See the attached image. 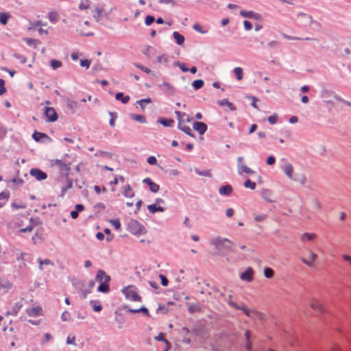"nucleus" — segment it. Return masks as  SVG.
<instances>
[{
  "instance_id": "1",
  "label": "nucleus",
  "mask_w": 351,
  "mask_h": 351,
  "mask_svg": "<svg viewBox=\"0 0 351 351\" xmlns=\"http://www.w3.org/2000/svg\"><path fill=\"white\" fill-rule=\"evenodd\" d=\"M211 244L220 255L232 251L233 243L226 238L217 237L211 240Z\"/></svg>"
},
{
  "instance_id": "2",
  "label": "nucleus",
  "mask_w": 351,
  "mask_h": 351,
  "mask_svg": "<svg viewBox=\"0 0 351 351\" xmlns=\"http://www.w3.org/2000/svg\"><path fill=\"white\" fill-rule=\"evenodd\" d=\"M232 296L229 295L227 298H225V301L230 306L237 310L243 311V313L249 317H254L258 315V313L255 309L248 308L247 306L244 303L238 304L232 300Z\"/></svg>"
},
{
  "instance_id": "3",
  "label": "nucleus",
  "mask_w": 351,
  "mask_h": 351,
  "mask_svg": "<svg viewBox=\"0 0 351 351\" xmlns=\"http://www.w3.org/2000/svg\"><path fill=\"white\" fill-rule=\"evenodd\" d=\"M308 306L314 311L321 315H324L327 312V309L324 304L316 297H311L308 300Z\"/></svg>"
},
{
  "instance_id": "4",
  "label": "nucleus",
  "mask_w": 351,
  "mask_h": 351,
  "mask_svg": "<svg viewBox=\"0 0 351 351\" xmlns=\"http://www.w3.org/2000/svg\"><path fill=\"white\" fill-rule=\"evenodd\" d=\"M122 292L125 295V298L130 301H141V297L138 294L136 288L134 286L130 285L125 287L123 289Z\"/></svg>"
},
{
  "instance_id": "5",
  "label": "nucleus",
  "mask_w": 351,
  "mask_h": 351,
  "mask_svg": "<svg viewBox=\"0 0 351 351\" xmlns=\"http://www.w3.org/2000/svg\"><path fill=\"white\" fill-rule=\"evenodd\" d=\"M128 230L133 234H144L146 232L145 227L134 219L128 222Z\"/></svg>"
},
{
  "instance_id": "6",
  "label": "nucleus",
  "mask_w": 351,
  "mask_h": 351,
  "mask_svg": "<svg viewBox=\"0 0 351 351\" xmlns=\"http://www.w3.org/2000/svg\"><path fill=\"white\" fill-rule=\"evenodd\" d=\"M181 334L183 335L182 341L186 343H190L191 337L197 336V330L195 327L189 329L188 327H183L181 329Z\"/></svg>"
},
{
  "instance_id": "7",
  "label": "nucleus",
  "mask_w": 351,
  "mask_h": 351,
  "mask_svg": "<svg viewBox=\"0 0 351 351\" xmlns=\"http://www.w3.org/2000/svg\"><path fill=\"white\" fill-rule=\"evenodd\" d=\"M51 167H57L60 173L64 174L65 177L69 176L71 167L66 164L62 162L60 160L56 159L50 161Z\"/></svg>"
},
{
  "instance_id": "8",
  "label": "nucleus",
  "mask_w": 351,
  "mask_h": 351,
  "mask_svg": "<svg viewBox=\"0 0 351 351\" xmlns=\"http://www.w3.org/2000/svg\"><path fill=\"white\" fill-rule=\"evenodd\" d=\"M244 158L242 156L237 158L238 172L241 175L243 173L252 175L254 171L244 164Z\"/></svg>"
},
{
  "instance_id": "9",
  "label": "nucleus",
  "mask_w": 351,
  "mask_h": 351,
  "mask_svg": "<svg viewBox=\"0 0 351 351\" xmlns=\"http://www.w3.org/2000/svg\"><path fill=\"white\" fill-rule=\"evenodd\" d=\"M44 114L47 118V122H54L58 119V115L53 107H45Z\"/></svg>"
},
{
  "instance_id": "10",
  "label": "nucleus",
  "mask_w": 351,
  "mask_h": 351,
  "mask_svg": "<svg viewBox=\"0 0 351 351\" xmlns=\"http://www.w3.org/2000/svg\"><path fill=\"white\" fill-rule=\"evenodd\" d=\"M29 173L38 181L44 180L47 178V173L39 169H32Z\"/></svg>"
},
{
  "instance_id": "11",
  "label": "nucleus",
  "mask_w": 351,
  "mask_h": 351,
  "mask_svg": "<svg viewBox=\"0 0 351 351\" xmlns=\"http://www.w3.org/2000/svg\"><path fill=\"white\" fill-rule=\"evenodd\" d=\"M308 256L306 258H302V261L306 265H307L308 267H311V266H313L314 262L316 261V259L317 258V255L311 250H309L308 251Z\"/></svg>"
},
{
  "instance_id": "12",
  "label": "nucleus",
  "mask_w": 351,
  "mask_h": 351,
  "mask_svg": "<svg viewBox=\"0 0 351 351\" xmlns=\"http://www.w3.org/2000/svg\"><path fill=\"white\" fill-rule=\"evenodd\" d=\"M254 271L252 267H247V269L241 274L240 278L246 282H252L254 279Z\"/></svg>"
},
{
  "instance_id": "13",
  "label": "nucleus",
  "mask_w": 351,
  "mask_h": 351,
  "mask_svg": "<svg viewBox=\"0 0 351 351\" xmlns=\"http://www.w3.org/2000/svg\"><path fill=\"white\" fill-rule=\"evenodd\" d=\"M240 14L243 17H245V18L254 19L258 20V21L261 19V15L258 13H255L253 11L241 10V11H240Z\"/></svg>"
},
{
  "instance_id": "14",
  "label": "nucleus",
  "mask_w": 351,
  "mask_h": 351,
  "mask_svg": "<svg viewBox=\"0 0 351 351\" xmlns=\"http://www.w3.org/2000/svg\"><path fill=\"white\" fill-rule=\"evenodd\" d=\"M143 182L147 184L149 186V190L152 193H157L159 189L160 186L158 184L152 182V180L149 178H146L143 180Z\"/></svg>"
},
{
  "instance_id": "15",
  "label": "nucleus",
  "mask_w": 351,
  "mask_h": 351,
  "mask_svg": "<svg viewBox=\"0 0 351 351\" xmlns=\"http://www.w3.org/2000/svg\"><path fill=\"white\" fill-rule=\"evenodd\" d=\"M175 113L177 115L179 125L191 121V119L190 118L189 114L186 113H181L180 111L178 110H176Z\"/></svg>"
},
{
  "instance_id": "16",
  "label": "nucleus",
  "mask_w": 351,
  "mask_h": 351,
  "mask_svg": "<svg viewBox=\"0 0 351 351\" xmlns=\"http://www.w3.org/2000/svg\"><path fill=\"white\" fill-rule=\"evenodd\" d=\"M96 280L99 282H109L110 281V277L107 275L104 270L99 269L97 271Z\"/></svg>"
},
{
  "instance_id": "17",
  "label": "nucleus",
  "mask_w": 351,
  "mask_h": 351,
  "mask_svg": "<svg viewBox=\"0 0 351 351\" xmlns=\"http://www.w3.org/2000/svg\"><path fill=\"white\" fill-rule=\"evenodd\" d=\"M282 169L285 175L291 180H294L293 177V167L291 163H287L282 167Z\"/></svg>"
},
{
  "instance_id": "18",
  "label": "nucleus",
  "mask_w": 351,
  "mask_h": 351,
  "mask_svg": "<svg viewBox=\"0 0 351 351\" xmlns=\"http://www.w3.org/2000/svg\"><path fill=\"white\" fill-rule=\"evenodd\" d=\"M12 287V283L8 281H1L0 282V294L3 295L11 289Z\"/></svg>"
},
{
  "instance_id": "19",
  "label": "nucleus",
  "mask_w": 351,
  "mask_h": 351,
  "mask_svg": "<svg viewBox=\"0 0 351 351\" xmlns=\"http://www.w3.org/2000/svg\"><path fill=\"white\" fill-rule=\"evenodd\" d=\"M261 197L265 201L268 202H274V197L271 190L269 189H264L261 192Z\"/></svg>"
},
{
  "instance_id": "20",
  "label": "nucleus",
  "mask_w": 351,
  "mask_h": 351,
  "mask_svg": "<svg viewBox=\"0 0 351 351\" xmlns=\"http://www.w3.org/2000/svg\"><path fill=\"white\" fill-rule=\"evenodd\" d=\"M316 238L317 235L315 233L305 232L301 234L300 241L305 243L314 241Z\"/></svg>"
},
{
  "instance_id": "21",
  "label": "nucleus",
  "mask_w": 351,
  "mask_h": 351,
  "mask_svg": "<svg viewBox=\"0 0 351 351\" xmlns=\"http://www.w3.org/2000/svg\"><path fill=\"white\" fill-rule=\"evenodd\" d=\"M42 311V308L40 306H35L31 308H27L26 310V313L30 317H36L40 315Z\"/></svg>"
},
{
  "instance_id": "22",
  "label": "nucleus",
  "mask_w": 351,
  "mask_h": 351,
  "mask_svg": "<svg viewBox=\"0 0 351 351\" xmlns=\"http://www.w3.org/2000/svg\"><path fill=\"white\" fill-rule=\"evenodd\" d=\"M232 192V188L230 184L221 186L219 189L221 195H230Z\"/></svg>"
},
{
  "instance_id": "23",
  "label": "nucleus",
  "mask_w": 351,
  "mask_h": 351,
  "mask_svg": "<svg viewBox=\"0 0 351 351\" xmlns=\"http://www.w3.org/2000/svg\"><path fill=\"white\" fill-rule=\"evenodd\" d=\"M147 210L152 214H154L156 212H163L165 208L160 206H157L156 204H149L147 206Z\"/></svg>"
},
{
  "instance_id": "24",
  "label": "nucleus",
  "mask_w": 351,
  "mask_h": 351,
  "mask_svg": "<svg viewBox=\"0 0 351 351\" xmlns=\"http://www.w3.org/2000/svg\"><path fill=\"white\" fill-rule=\"evenodd\" d=\"M218 104L221 106H227L231 111H234L236 110V107L227 99L218 101Z\"/></svg>"
},
{
  "instance_id": "25",
  "label": "nucleus",
  "mask_w": 351,
  "mask_h": 351,
  "mask_svg": "<svg viewBox=\"0 0 351 351\" xmlns=\"http://www.w3.org/2000/svg\"><path fill=\"white\" fill-rule=\"evenodd\" d=\"M65 104L66 108L72 110L73 112H74L75 109L77 108V103L73 99H66Z\"/></svg>"
},
{
  "instance_id": "26",
  "label": "nucleus",
  "mask_w": 351,
  "mask_h": 351,
  "mask_svg": "<svg viewBox=\"0 0 351 351\" xmlns=\"http://www.w3.org/2000/svg\"><path fill=\"white\" fill-rule=\"evenodd\" d=\"M311 208L314 211H320L322 209V203L318 199L314 198L311 201Z\"/></svg>"
},
{
  "instance_id": "27",
  "label": "nucleus",
  "mask_w": 351,
  "mask_h": 351,
  "mask_svg": "<svg viewBox=\"0 0 351 351\" xmlns=\"http://www.w3.org/2000/svg\"><path fill=\"white\" fill-rule=\"evenodd\" d=\"M115 99L121 101L124 104L128 103L130 101V97L128 95L124 96L123 93L121 92L116 93Z\"/></svg>"
},
{
  "instance_id": "28",
  "label": "nucleus",
  "mask_w": 351,
  "mask_h": 351,
  "mask_svg": "<svg viewBox=\"0 0 351 351\" xmlns=\"http://www.w3.org/2000/svg\"><path fill=\"white\" fill-rule=\"evenodd\" d=\"M173 37L175 39L176 43L179 45H182L185 40L184 37L178 32H174L173 33Z\"/></svg>"
},
{
  "instance_id": "29",
  "label": "nucleus",
  "mask_w": 351,
  "mask_h": 351,
  "mask_svg": "<svg viewBox=\"0 0 351 351\" xmlns=\"http://www.w3.org/2000/svg\"><path fill=\"white\" fill-rule=\"evenodd\" d=\"M32 138L36 142L41 141L43 138H49V137L46 134L38 132H35L32 135Z\"/></svg>"
},
{
  "instance_id": "30",
  "label": "nucleus",
  "mask_w": 351,
  "mask_h": 351,
  "mask_svg": "<svg viewBox=\"0 0 351 351\" xmlns=\"http://www.w3.org/2000/svg\"><path fill=\"white\" fill-rule=\"evenodd\" d=\"M65 178H66L67 184L66 186H64L62 188V191H61V195H60L61 197L64 196V193L66 192V191L68 189H70L73 187L72 180L69 178V176L65 177Z\"/></svg>"
},
{
  "instance_id": "31",
  "label": "nucleus",
  "mask_w": 351,
  "mask_h": 351,
  "mask_svg": "<svg viewBox=\"0 0 351 351\" xmlns=\"http://www.w3.org/2000/svg\"><path fill=\"white\" fill-rule=\"evenodd\" d=\"M10 194L8 192H1L0 193V208H1L9 199Z\"/></svg>"
},
{
  "instance_id": "32",
  "label": "nucleus",
  "mask_w": 351,
  "mask_h": 351,
  "mask_svg": "<svg viewBox=\"0 0 351 351\" xmlns=\"http://www.w3.org/2000/svg\"><path fill=\"white\" fill-rule=\"evenodd\" d=\"M123 194L125 197H133L134 196V193L133 192L130 184H127L125 186Z\"/></svg>"
},
{
  "instance_id": "33",
  "label": "nucleus",
  "mask_w": 351,
  "mask_h": 351,
  "mask_svg": "<svg viewBox=\"0 0 351 351\" xmlns=\"http://www.w3.org/2000/svg\"><path fill=\"white\" fill-rule=\"evenodd\" d=\"M10 14L8 12H0V23L5 25L8 23Z\"/></svg>"
},
{
  "instance_id": "34",
  "label": "nucleus",
  "mask_w": 351,
  "mask_h": 351,
  "mask_svg": "<svg viewBox=\"0 0 351 351\" xmlns=\"http://www.w3.org/2000/svg\"><path fill=\"white\" fill-rule=\"evenodd\" d=\"M263 274L266 278L271 279L274 276V271L270 267H265Z\"/></svg>"
},
{
  "instance_id": "35",
  "label": "nucleus",
  "mask_w": 351,
  "mask_h": 351,
  "mask_svg": "<svg viewBox=\"0 0 351 351\" xmlns=\"http://www.w3.org/2000/svg\"><path fill=\"white\" fill-rule=\"evenodd\" d=\"M98 291L101 293H108L110 290L109 289V282H100V285L97 289Z\"/></svg>"
},
{
  "instance_id": "36",
  "label": "nucleus",
  "mask_w": 351,
  "mask_h": 351,
  "mask_svg": "<svg viewBox=\"0 0 351 351\" xmlns=\"http://www.w3.org/2000/svg\"><path fill=\"white\" fill-rule=\"evenodd\" d=\"M130 117L138 122H140L141 123H146V119L145 116L141 115V114H130Z\"/></svg>"
},
{
  "instance_id": "37",
  "label": "nucleus",
  "mask_w": 351,
  "mask_h": 351,
  "mask_svg": "<svg viewBox=\"0 0 351 351\" xmlns=\"http://www.w3.org/2000/svg\"><path fill=\"white\" fill-rule=\"evenodd\" d=\"M174 121L171 119H165L164 118H160L158 120V123H160L165 127H170L173 123Z\"/></svg>"
},
{
  "instance_id": "38",
  "label": "nucleus",
  "mask_w": 351,
  "mask_h": 351,
  "mask_svg": "<svg viewBox=\"0 0 351 351\" xmlns=\"http://www.w3.org/2000/svg\"><path fill=\"white\" fill-rule=\"evenodd\" d=\"M234 73L237 77V80L241 81L243 80V69L241 67H236L234 69Z\"/></svg>"
},
{
  "instance_id": "39",
  "label": "nucleus",
  "mask_w": 351,
  "mask_h": 351,
  "mask_svg": "<svg viewBox=\"0 0 351 351\" xmlns=\"http://www.w3.org/2000/svg\"><path fill=\"white\" fill-rule=\"evenodd\" d=\"M50 65L53 70H56L62 66V63L60 60L53 59L50 61Z\"/></svg>"
},
{
  "instance_id": "40",
  "label": "nucleus",
  "mask_w": 351,
  "mask_h": 351,
  "mask_svg": "<svg viewBox=\"0 0 351 351\" xmlns=\"http://www.w3.org/2000/svg\"><path fill=\"white\" fill-rule=\"evenodd\" d=\"M152 101L150 98L143 99L137 101V103L140 105L142 110H144L145 104L152 103Z\"/></svg>"
},
{
  "instance_id": "41",
  "label": "nucleus",
  "mask_w": 351,
  "mask_h": 351,
  "mask_svg": "<svg viewBox=\"0 0 351 351\" xmlns=\"http://www.w3.org/2000/svg\"><path fill=\"white\" fill-rule=\"evenodd\" d=\"M90 1L89 0H85L80 2L79 5V9L81 10H86L89 8Z\"/></svg>"
},
{
  "instance_id": "42",
  "label": "nucleus",
  "mask_w": 351,
  "mask_h": 351,
  "mask_svg": "<svg viewBox=\"0 0 351 351\" xmlns=\"http://www.w3.org/2000/svg\"><path fill=\"white\" fill-rule=\"evenodd\" d=\"M254 220L257 222H261L266 219L267 215L265 214H254Z\"/></svg>"
},
{
  "instance_id": "43",
  "label": "nucleus",
  "mask_w": 351,
  "mask_h": 351,
  "mask_svg": "<svg viewBox=\"0 0 351 351\" xmlns=\"http://www.w3.org/2000/svg\"><path fill=\"white\" fill-rule=\"evenodd\" d=\"M109 114L111 117L110 119V121H109V124L111 127H114L115 125V120L117 118V114L116 112H109Z\"/></svg>"
},
{
  "instance_id": "44",
  "label": "nucleus",
  "mask_w": 351,
  "mask_h": 351,
  "mask_svg": "<svg viewBox=\"0 0 351 351\" xmlns=\"http://www.w3.org/2000/svg\"><path fill=\"white\" fill-rule=\"evenodd\" d=\"M244 186L254 190L256 188V183L248 179L244 182Z\"/></svg>"
},
{
  "instance_id": "45",
  "label": "nucleus",
  "mask_w": 351,
  "mask_h": 351,
  "mask_svg": "<svg viewBox=\"0 0 351 351\" xmlns=\"http://www.w3.org/2000/svg\"><path fill=\"white\" fill-rule=\"evenodd\" d=\"M178 128H180V130H181L182 131H183L186 134H187L189 135H191V133H190L191 128H190V127L185 125V123H183V124H181V125L178 124Z\"/></svg>"
},
{
  "instance_id": "46",
  "label": "nucleus",
  "mask_w": 351,
  "mask_h": 351,
  "mask_svg": "<svg viewBox=\"0 0 351 351\" xmlns=\"http://www.w3.org/2000/svg\"><path fill=\"white\" fill-rule=\"evenodd\" d=\"M156 341H163L166 345H169V341L165 338V335L162 332H160L158 336L154 338Z\"/></svg>"
},
{
  "instance_id": "47",
  "label": "nucleus",
  "mask_w": 351,
  "mask_h": 351,
  "mask_svg": "<svg viewBox=\"0 0 351 351\" xmlns=\"http://www.w3.org/2000/svg\"><path fill=\"white\" fill-rule=\"evenodd\" d=\"M278 119V117L277 114L275 113L273 115L269 116L268 117V121L270 124L274 125L277 123Z\"/></svg>"
},
{
  "instance_id": "48",
  "label": "nucleus",
  "mask_w": 351,
  "mask_h": 351,
  "mask_svg": "<svg viewBox=\"0 0 351 351\" xmlns=\"http://www.w3.org/2000/svg\"><path fill=\"white\" fill-rule=\"evenodd\" d=\"M207 130V125L199 121V134H203Z\"/></svg>"
},
{
  "instance_id": "49",
  "label": "nucleus",
  "mask_w": 351,
  "mask_h": 351,
  "mask_svg": "<svg viewBox=\"0 0 351 351\" xmlns=\"http://www.w3.org/2000/svg\"><path fill=\"white\" fill-rule=\"evenodd\" d=\"M110 223L114 227L116 230H119L121 228V223L119 219H114L110 220Z\"/></svg>"
},
{
  "instance_id": "50",
  "label": "nucleus",
  "mask_w": 351,
  "mask_h": 351,
  "mask_svg": "<svg viewBox=\"0 0 351 351\" xmlns=\"http://www.w3.org/2000/svg\"><path fill=\"white\" fill-rule=\"evenodd\" d=\"M154 21H155L154 16H153L152 15H147L145 18V23L146 25L149 26L151 24H152V23H154Z\"/></svg>"
},
{
  "instance_id": "51",
  "label": "nucleus",
  "mask_w": 351,
  "mask_h": 351,
  "mask_svg": "<svg viewBox=\"0 0 351 351\" xmlns=\"http://www.w3.org/2000/svg\"><path fill=\"white\" fill-rule=\"evenodd\" d=\"M247 98L251 101V105L254 108L258 109V106H256V102L258 101V99L254 96H248Z\"/></svg>"
},
{
  "instance_id": "52",
  "label": "nucleus",
  "mask_w": 351,
  "mask_h": 351,
  "mask_svg": "<svg viewBox=\"0 0 351 351\" xmlns=\"http://www.w3.org/2000/svg\"><path fill=\"white\" fill-rule=\"evenodd\" d=\"M58 14L55 12H51L49 13V19L51 22L55 23L57 21Z\"/></svg>"
},
{
  "instance_id": "53",
  "label": "nucleus",
  "mask_w": 351,
  "mask_h": 351,
  "mask_svg": "<svg viewBox=\"0 0 351 351\" xmlns=\"http://www.w3.org/2000/svg\"><path fill=\"white\" fill-rule=\"evenodd\" d=\"M38 262L39 263V265H53V263L49 259L42 260L41 258H38Z\"/></svg>"
},
{
  "instance_id": "54",
  "label": "nucleus",
  "mask_w": 351,
  "mask_h": 351,
  "mask_svg": "<svg viewBox=\"0 0 351 351\" xmlns=\"http://www.w3.org/2000/svg\"><path fill=\"white\" fill-rule=\"evenodd\" d=\"M102 10L98 8H95V14H93V17L97 22L99 21V18L101 14Z\"/></svg>"
},
{
  "instance_id": "55",
  "label": "nucleus",
  "mask_w": 351,
  "mask_h": 351,
  "mask_svg": "<svg viewBox=\"0 0 351 351\" xmlns=\"http://www.w3.org/2000/svg\"><path fill=\"white\" fill-rule=\"evenodd\" d=\"M61 319L63 322H67L71 319V314L68 311H64L61 315Z\"/></svg>"
},
{
  "instance_id": "56",
  "label": "nucleus",
  "mask_w": 351,
  "mask_h": 351,
  "mask_svg": "<svg viewBox=\"0 0 351 351\" xmlns=\"http://www.w3.org/2000/svg\"><path fill=\"white\" fill-rule=\"evenodd\" d=\"M14 57L18 59L22 64H25L27 62L26 58L19 53H14Z\"/></svg>"
},
{
  "instance_id": "57",
  "label": "nucleus",
  "mask_w": 351,
  "mask_h": 351,
  "mask_svg": "<svg viewBox=\"0 0 351 351\" xmlns=\"http://www.w3.org/2000/svg\"><path fill=\"white\" fill-rule=\"evenodd\" d=\"M104 231L107 234L106 241L108 242L111 241L113 239V235L111 234L110 230L109 228H105Z\"/></svg>"
},
{
  "instance_id": "58",
  "label": "nucleus",
  "mask_w": 351,
  "mask_h": 351,
  "mask_svg": "<svg viewBox=\"0 0 351 351\" xmlns=\"http://www.w3.org/2000/svg\"><path fill=\"white\" fill-rule=\"evenodd\" d=\"M5 92V81L3 79H0V95H3Z\"/></svg>"
},
{
  "instance_id": "59",
  "label": "nucleus",
  "mask_w": 351,
  "mask_h": 351,
  "mask_svg": "<svg viewBox=\"0 0 351 351\" xmlns=\"http://www.w3.org/2000/svg\"><path fill=\"white\" fill-rule=\"evenodd\" d=\"M330 351H343L340 346L336 343H333L330 347Z\"/></svg>"
},
{
  "instance_id": "60",
  "label": "nucleus",
  "mask_w": 351,
  "mask_h": 351,
  "mask_svg": "<svg viewBox=\"0 0 351 351\" xmlns=\"http://www.w3.org/2000/svg\"><path fill=\"white\" fill-rule=\"evenodd\" d=\"M135 66H136L137 68H138V69H140L141 70H142L143 71L145 72L146 73H148V74H149V73H152V71H151L149 68H147V67H146V66H143V65H141V64H135Z\"/></svg>"
},
{
  "instance_id": "61",
  "label": "nucleus",
  "mask_w": 351,
  "mask_h": 351,
  "mask_svg": "<svg viewBox=\"0 0 351 351\" xmlns=\"http://www.w3.org/2000/svg\"><path fill=\"white\" fill-rule=\"evenodd\" d=\"M188 310L191 313L196 312L197 311V304H189Z\"/></svg>"
},
{
  "instance_id": "62",
  "label": "nucleus",
  "mask_w": 351,
  "mask_h": 351,
  "mask_svg": "<svg viewBox=\"0 0 351 351\" xmlns=\"http://www.w3.org/2000/svg\"><path fill=\"white\" fill-rule=\"evenodd\" d=\"M334 97H335V99L336 100H337L338 101L342 102L343 104H346V105H347V106H350V107H351V102L344 100V99H342L341 97H339V96H338V95H335L334 96Z\"/></svg>"
},
{
  "instance_id": "63",
  "label": "nucleus",
  "mask_w": 351,
  "mask_h": 351,
  "mask_svg": "<svg viewBox=\"0 0 351 351\" xmlns=\"http://www.w3.org/2000/svg\"><path fill=\"white\" fill-rule=\"evenodd\" d=\"M175 64L179 66L180 69L183 72H186L189 71V69L187 68L186 65L184 63H180L179 62H176Z\"/></svg>"
},
{
  "instance_id": "64",
  "label": "nucleus",
  "mask_w": 351,
  "mask_h": 351,
  "mask_svg": "<svg viewBox=\"0 0 351 351\" xmlns=\"http://www.w3.org/2000/svg\"><path fill=\"white\" fill-rule=\"evenodd\" d=\"M160 278L161 280V284L164 287H167L169 283L168 279L162 274H160Z\"/></svg>"
}]
</instances>
